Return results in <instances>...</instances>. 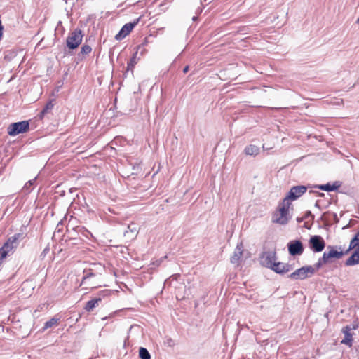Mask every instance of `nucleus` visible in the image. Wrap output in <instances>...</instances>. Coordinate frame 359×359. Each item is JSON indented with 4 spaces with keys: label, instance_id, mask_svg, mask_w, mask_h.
<instances>
[{
    "label": "nucleus",
    "instance_id": "obj_1",
    "mask_svg": "<svg viewBox=\"0 0 359 359\" xmlns=\"http://www.w3.org/2000/svg\"><path fill=\"white\" fill-rule=\"evenodd\" d=\"M291 202L284 198L272 215L271 222L280 225L287 224L291 219Z\"/></svg>",
    "mask_w": 359,
    "mask_h": 359
},
{
    "label": "nucleus",
    "instance_id": "obj_2",
    "mask_svg": "<svg viewBox=\"0 0 359 359\" xmlns=\"http://www.w3.org/2000/svg\"><path fill=\"white\" fill-rule=\"evenodd\" d=\"M22 234L16 233L8 240V241L0 249V263L10 252L18 246V241L22 239Z\"/></svg>",
    "mask_w": 359,
    "mask_h": 359
},
{
    "label": "nucleus",
    "instance_id": "obj_3",
    "mask_svg": "<svg viewBox=\"0 0 359 359\" xmlns=\"http://www.w3.org/2000/svg\"><path fill=\"white\" fill-rule=\"evenodd\" d=\"M29 130V122L23 121L11 124L8 127V134L15 136L20 133H25Z\"/></svg>",
    "mask_w": 359,
    "mask_h": 359
},
{
    "label": "nucleus",
    "instance_id": "obj_4",
    "mask_svg": "<svg viewBox=\"0 0 359 359\" xmlns=\"http://www.w3.org/2000/svg\"><path fill=\"white\" fill-rule=\"evenodd\" d=\"M83 35L81 31L75 29L72 32L67 39V46L69 49H75L81 43Z\"/></svg>",
    "mask_w": 359,
    "mask_h": 359
},
{
    "label": "nucleus",
    "instance_id": "obj_5",
    "mask_svg": "<svg viewBox=\"0 0 359 359\" xmlns=\"http://www.w3.org/2000/svg\"><path fill=\"white\" fill-rule=\"evenodd\" d=\"M315 273V269L311 266H303L290 274L294 280H304Z\"/></svg>",
    "mask_w": 359,
    "mask_h": 359
},
{
    "label": "nucleus",
    "instance_id": "obj_6",
    "mask_svg": "<svg viewBox=\"0 0 359 359\" xmlns=\"http://www.w3.org/2000/svg\"><path fill=\"white\" fill-rule=\"evenodd\" d=\"M309 246L313 252H319L324 249L325 243L321 236H313L309 239Z\"/></svg>",
    "mask_w": 359,
    "mask_h": 359
},
{
    "label": "nucleus",
    "instance_id": "obj_7",
    "mask_svg": "<svg viewBox=\"0 0 359 359\" xmlns=\"http://www.w3.org/2000/svg\"><path fill=\"white\" fill-rule=\"evenodd\" d=\"M261 264L271 269L276 262V254L274 251L265 252L261 257Z\"/></svg>",
    "mask_w": 359,
    "mask_h": 359
},
{
    "label": "nucleus",
    "instance_id": "obj_8",
    "mask_svg": "<svg viewBox=\"0 0 359 359\" xmlns=\"http://www.w3.org/2000/svg\"><path fill=\"white\" fill-rule=\"evenodd\" d=\"M288 252L290 255H301L304 252L302 243L298 240H294L287 243Z\"/></svg>",
    "mask_w": 359,
    "mask_h": 359
},
{
    "label": "nucleus",
    "instance_id": "obj_9",
    "mask_svg": "<svg viewBox=\"0 0 359 359\" xmlns=\"http://www.w3.org/2000/svg\"><path fill=\"white\" fill-rule=\"evenodd\" d=\"M328 249V251L324 252L322 257V260L324 263L330 262L331 259H340L343 255V252L341 251H338L333 247L329 246Z\"/></svg>",
    "mask_w": 359,
    "mask_h": 359
},
{
    "label": "nucleus",
    "instance_id": "obj_10",
    "mask_svg": "<svg viewBox=\"0 0 359 359\" xmlns=\"http://www.w3.org/2000/svg\"><path fill=\"white\" fill-rule=\"evenodd\" d=\"M306 191V187L304 186L293 187L288 193V195L285 198H288L290 202L291 200H295L300 197Z\"/></svg>",
    "mask_w": 359,
    "mask_h": 359
},
{
    "label": "nucleus",
    "instance_id": "obj_11",
    "mask_svg": "<svg viewBox=\"0 0 359 359\" xmlns=\"http://www.w3.org/2000/svg\"><path fill=\"white\" fill-rule=\"evenodd\" d=\"M138 22V20H137L136 22H130L126 24L119 31V32L116 35L115 38L117 40H121L124 37H126L128 34H130V32L133 30L134 27L137 25Z\"/></svg>",
    "mask_w": 359,
    "mask_h": 359
},
{
    "label": "nucleus",
    "instance_id": "obj_12",
    "mask_svg": "<svg viewBox=\"0 0 359 359\" xmlns=\"http://www.w3.org/2000/svg\"><path fill=\"white\" fill-rule=\"evenodd\" d=\"M243 252V247L242 243H238L231 257V262L232 264H238Z\"/></svg>",
    "mask_w": 359,
    "mask_h": 359
},
{
    "label": "nucleus",
    "instance_id": "obj_13",
    "mask_svg": "<svg viewBox=\"0 0 359 359\" xmlns=\"http://www.w3.org/2000/svg\"><path fill=\"white\" fill-rule=\"evenodd\" d=\"M352 255L346 261V266H354L359 264V245L355 246Z\"/></svg>",
    "mask_w": 359,
    "mask_h": 359
},
{
    "label": "nucleus",
    "instance_id": "obj_14",
    "mask_svg": "<svg viewBox=\"0 0 359 359\" xmlns=\"http://www.w3.org/2000/svg\"><path fill=\"white\" fill-rule=\"evenodd\" d=\"M352 328L349 326H346L343 328V333L344 334V339L341 341V344L348 345V346H352L353 337L351 333Z\"/></svg>",
    "mask_w": 359,
    "mask_h": 359
},
{
    "label": "nucleus",
    "instance_id": "obj_15",
    "mask_svg": "<svg viewBox=\"0 0 359 359\" xmlns=\"http://www.w3.org/2000/svg\"><path fill=\"white\" fill-rule=\"evenodd\" d=\"M273 271L277 273H284L290 271V265L282 262H276L271 268Z\"/></svg>",
    "mask_w": 359,
    "mask_h": 359
},
{
    "label": "nucleus",
    "instance_id": "obj_16",
    "mask_svg": "<svg viewBox=\"0 0 359 359\" xmlns=\"http://www.w3.org/2000/svg\"><path fill=\"white\" fill-rule=\"evenodd\" d=\"M341 187V183L338 181L334 182L333 184L327 183L326 184L320 185L318 188L320 190L325 191H332L337 190Z\"/></svg>",
    "mask_w": 359,
    "mask_h": 359
},
{
    "label": "nucleus",
    "instance_id": "obj_17",
    "mask_svg": "<svg viewBox=\"0 0 359 359\" xmlns=\"http://www.w3.org/2000/svg\"><path fill=\"white\" fill-rule=\"evenodd\" d=\"M259 151V147L254 144H250L244 149V153L249 156H257Z\"/></svg>",
    "mask_w": 359,
    "mask_h": 359
},
{
    "label": "nucleus",
    "instance_id": "obj_18",
    "mask_svg": "<svg viewBox=\"0 0 359 359\" xmlns=\"http://www.w3.org/2000/svg\"><path fill=\"white\" fill-rule=\"evenodd\" d=\"M101 301L100 298L93 299L90 301H88L86 303L85 309L87 311H91L95 307L98 306V303Z\"/></svg>",
    "mask_w": 359,
    "mask_h": 359
},
{
    "label": "nucleus",
    "instance_id": "obj_19",
    "mask_svg": "<svg viewBox=\"0 0 359 359\" xmlns=\"http://www.w3.org/2000/svg\"><path fill=\"white\" fill-rule=\"evenodd\" d=\"M58 322H59V318H55V317L52 318L50 320H49L48 321H47L45 323L43 330H45L48 328L57 326L58 325Z\"/></svg>",
    "mask_w": 359,
    "mask_h": 359
},
{
    "label": "nucleus",
    "instance_id": "obj_20",
    "mask_svg": "<svg viewBox=\"0 0 359 359\" xmlns=\"http://www.w3.org/2000/svg\"><path fill=\"white\" fill-rule=\"evenodd\" d=\"M139 356L141 359H151V355L147 348L141 347L139 350Z\"/></svg>",
    "mask_w": 359,
    "mask_h": 359
},
{
    "label": "nucleus",
    "instance_id": "obj_21",
    "mask_svg": "<svg viewBox=\"0 0 359 359\" xmlns=\"http://www.w3.org/2000/svg\"><path fill=\"white\" fill-rule=\"evenodd\" d=\"M359 245V231L355 235L354 238L351 241L349 250Z\"/></svg>",
    "mask_w": 359,
    "mask_h": 359
},
{
    "label": "nucleus",
    "instance_id": "obj_22",
    "mask_svg": "<svg viewBox=\"0 0 359 359\" xmlns=\"http://www.w3.org/2000/svg\"><path fill=\"white\" fill-rule=\"evenodd\" d=\"M53 104L52 102L47 103L46 107L41 111L42 115H44L45 114L48 113L49 111H50L53 109Z\"/></svg>",
    "mask_w": 359,
    "mask_h": 359
},
{
    "label": "nucleus",
    "instance_id": "obj_23",
    "mask_svg": "<svg viewBox=\"0 0 359 359\" xmlns=\"http://www.w3.org/2000/svg\"><path fill=\"white\" fill-rule=\"evenodd\" d=\"M34 181H35V179H34L33 180H29L28 182H27L23 187V190L25 192H29L31 190L30 187H31V186H32Z\"/></svg>",
    "mask_w": 359,
    "mask_h": 359
},
{
    "label": "nucleus",
    "instance_id": "obj_24",
    "mask_svg": "<svg viewBox=\"0 0 359 359\" xmlns=\"http://www.w3.org/2000/svg\"><path fill=\"white\" fill-rule=\"evenodd\" d=\"M91 50L92 49L89 46H83L81 48V52L85 54L90 53Z\"/></svg>",
    "mask_w": 359,
    "mask_h": 359
},
{
    "label": "nucleus",
    "instance_id": "obj_25",
    "mask_svg": "<svg viewBox=\"0 0 359 359\" xmlns=\"http://www.w3.org/2000/svg\"><path fill=\"white\" fill-rule=\"evenodd\" d=\"M128 229H129L130 231H131L133 233H135L137 231V226L135 224H129L128 226Z\"/></svg>",
    "mask_w": 359,
    "mask_h": 359
},
{
    "label": "nucleus",
    "instance_id": "obj_26",
    "mask_svg": "<svg viewBox=\"0 0 359 359\" xmlns=\"http://www.w3.org/2000/svg\"><path fill=\"white\" fill-rule=\"evenodd\" d=\"M136 55H137V53H135V55H133V58L130 60V62L128 64V65H133L135 63Z\"/></svg>",
    "mask_w": 359,
    "mask_h": 359
},
{
    "label": "nucleus",
    "instance_id": "obj_27",
    "mask_svg": "<svg viewBox=\"0 0 359 359\" xmlns=\"http://www.w3.org/2000/svg\"><path fill=\"white\" fill-rule=\"evenodd\" d=\"M323 264H325V263H324V262H323V261L322 260V258H320V259L318 260V263L316 264V267H317V269L320 268V267Z\"/></svg>",
    "mask_w": 359,
    "mask_h": 359
},
{
    "label": "nucleus",
    "instance_id": "obj_28",
    "mask_svg": "<svg viewBox=\"0 0 359 359\" xmlns=\"http://www.w3.org/2000/svg\"><path fill=\"white\" fill-rule=\"evenodd\" d=\"M189 71V66H186L184 69H183V72L184 73H187V72Z\"/></svg>",
    "mask_w": 359,
    "mask_h": 359
},
{
    "label": "nucleus",
    "instance_id": "obj_29",
    "mask_svg": "<svg viewBox=\"0 0 359 359\" xmlns=\"http://www.w3.org/2000/svg\"><path fill=\"white\" fill-rule=\"evenodd\" d=\"M167 343L169 346L171 345V344L172 343V339H168V341H167Z\"/></svg>",
    "mask_w": 359,
    "mask_h": 359
},
{
    "label": "nucleus",
    "instance_id": "obj_30",
    "mask_svg": "<svg viewBox=\"0 0 359 359\" xmlns=\"http://www.w3.org/2000/svg\"><path fill=\"white\" fill-rule=\"evenodd\" d=\"M87 278V276H84L83 278V283L85 282V280H86Z\"/></svg>",
    "mask_w": 359,
    "mask_h": 359
},
{
    "label": "nucleus",
    "instance_id": "obj_31",
    "mask_svg": "<svg viewBox=\"0 0 359 359\" xmlns=\"http://www.w3.org/2000/svg\"><path fill=\"white\" fill-rule=\"evenodd\" d=\"M356 23L358 24V27H359V18L357 19L356 20Z\"/></svg>",
    "mask_w": 359,
    "mask_h": 359
},
{
    "label": "nucleus",
    "instance_id": "obj_32",
    "mask_svg": "<svg viewBox=\"0 0 359 359\" xmlns=\"http://www.w3.org/2000/svg\"><path fill=\"white\" fill-rule=\"evenodd\" d=\"M196 17L193 18V20H196Z\"/></svg>",
    "mask_w": 359,
    "mask_h": 359
},
{
    "label": "nucleus",
    "instance_id": "obj_33",
    "mask_svg": "<svg viewBox=\"0 0 359 359\" xmlns=\"http://www.w3.org/2000/svg\"><path fill=\"white\" fill-rule=\"evenodd\" d=\"M158 264L157 265H160V261H157Z\"/></svg>",
    "mask_w": 359,
    "mask_h": 359
},
{
    "label": "nucleus",
    "instance_id": "obj_34",
    "mask_svg": "<svg viewBox=\"0 0 359 359\" xmlns=\"http://www.w3.org/2000/svg\"><path fill=\"white\" fill-rule=\"evenodd\" d=\"M27 284V283H23V286H25Z\"/></svg>",
    "mask_w": 359,
    "mask_h": 359
}]
</instances>
